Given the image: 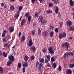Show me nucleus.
Returning <instances> with one entry per match:
<instances>
[{
    "label": "nucleus",
    "mask_w": 74,
    "mask_h": 74,
    "mask_svg": "<svg viewBox=\"0 0 74 74\" xmlns=\"http://www.w3.org/2000/svg\"><path fill=\"white\" fill-rule=\"evenodd\" d=\"M24 59L25 62H22L23 67H28V66H29V64H27V60L29 59V57L27 56H26L24 57Z\"/></svg>",
    "instance_id": "f257e3e1"
},
{
    "label": "nucleus",
    "mask_w": 74,
    "mask_h": 74,
    "mask_svg": "<svg viewBox=\"0 0 74 74\" xmlns=\"http://www.w3.org/2000/svg\"><path fill=\"white\" fill-rule=\"evenodd\" d=\"M65 47L66 48L65 49L66 51H67L69 49V44L67 42H65L63 43L62 44V47L63 48Z\"/></svg>",
    "instance_id": "f03ea898"
},
{
    "label": "nucleus",
    "mask_w": 74,
    "mask_h": 74,
    "mask_svg": "<svg viewBox=\"0 0 74 74\" xmlns=\"http://www.w3.org/2000/svg\"><path fill=\"white\" fill-rule=\"evenodd\" d=\"M74 56V53L72 52H66L64 54L63 57H64V59L66 58V56Z\"/></svg>",
    "instance_id": "7ed1b4c3"
},
{
    "label": "nucleus",
    "mask_w": 74,
    "mask_h": 74,
    "mask_svg": "<svg viewBox=\"0 0 74 74\" xmlns=\"http://www.w3.org/2000/svg\"><path fill=\"white\" fill-rule=\"evenodd\" d=\"M59 38L60 39H62L63 38H65L66 37V34L65 32H63V34L60 33L59 34Z\"/></svg>",
    "instance_id": "20e7f679"
},
{
    "label": "nucleus",
    "mask_w": 74,
    "mask_h": 74,
    "mask_svg": "<svg viewBox=\"0 0 74 74\" xmlns=\"http://www.w3.org/2000/svg\"><path fill=\"white\" fill-rule=\"evenodd\" d=\"M8 58L12 62H14L15 60L14 58V57L13 56V55H10V56H8Z\"/></svg>",
    "instance_id": "39448f33"
},
{
    "label": "nucleus",
    "mask_w": 74,
    "mask_h": 74,
    "mask_svg": "<svg viewBox=\"0 0 74 74\" xmlns=\"http://www.w3.org/2000/svg\"><path fill=\"white\" fill-rule=\"evenodd\" d=\"M48 50L49 52L50 53V54L52 55V54H53V53H54V51H53V50L52 47H49L48 48Z\"/></svg>",
    "instance_id": "423d86ee"
},
{
    "label": "nucleus",
    "mask_w": 74,
    "mask_h": 74,
    "mask_svg": "<svg viewBox=\"0 0 74 74\" xmlns=\"http://www.w3.org/2000/svg\"><path fill=\"white\" fill-rule=\"evenodd\" d=\"M43 18H44V17L42 15H40V16H39L38 21L39 22L42 23V20H43Z\"/></svg>",
    "instance_id": "0eeeda50"
},
{
    "label": "nucleus",
    "mask_w": 74,
    "mask_h": 74,
    "mask_svg": "<svg viewBox=\"0 0 74 74\" xmlns=\"http://www.w3.org/2000/svg\"><path fill=\"white\" fill-rule=\"evenodd\" d=\"M66 25L68 26H71L72 25V22L70 21H67Z\"/></svg>",
    "instance_id": "6e6552de"
},
{
    "label": "nucleus",
    "mask_w": 74,
    "mask_h": 74,
    "mask_svg": "<svg viewBox=\"0 0 74 74\" xmlns=\"http://www.w3.org/2000/svg\"><path fill=\"white\" fill-rule=\"evenodd\" d=\"M66 74H72V71L70 69H67L65 72Z\"/></svg>",
    "instance_id": "1a4fd4ad"
},
{
    "label": "nucleus",
    "mask_w": 74,
    "mask_h": 74,
    "mask_svg": "<svg viewBox=\"0 0 74 74\" xmlns=\"http://www.w3.org/2000/svg\"><path fill=\"white\" fill-rule=\"evenodd\" d=\"M25 40V36L23 35L21 38V42L22 43L23 42H24Z\"/></svg>",
    "instance_id": "9d476101"
},
{
    "label": "nucleus",
    "mask_w": 74,
    "mask_h": 74,
    "mask_svg": "<svg viewBox=\"0 0 74 74\" xmlns=\"http://www.w3.org/2000/svg\"><path fill=\"white\" fill-rule=\"evenodd\" d=\"M9 30L10 33H12L13 32L14 30V28L13 27H9Z\"/></svg>",
    "instance_id": "9b49d317"
},
{
    "label": "nucleus",
    "mask_w": 74,
    "mask_h": 74,
    "mask_svg": "<svg viewBox=\"0 0 74 74\" xmlns=\"http://www.w3.org/2000/svg\"><path fill=\"white\" fill-rule=\"evenodd\" d=\"M25 22H26V20H25V19H23L22 20L21 23V25L22 26H23L25 24Z\"/></svg>",
    "instance_id": "f8f14e48"
},
{
    "label": "nucleus",
    "mask_w": 74,
    "mask_h": 74,
    "mask_svg": "<svg viewBox=\"0 0 74 74\" xmlns=\"http://www.w3.org/2000/svg\"><path fill=\"white\" fill-rule=\"evenodd\" d=\"M30 50L31 51H33L34 52H35L36 51V47L33 46H32L31 47Z\"/></svg>",
    "instance_id": "ddd939ff"
},
{
    "label": "nucleus",
    "mask_w": 74,
    "mask_h": 74,
    "mask_svg": "<svg viewBox=\"0 0 74 74\" xmlns=\"http://www.w3.org/2000/svg\"><path fill=\"white\" fill-rule=\"evenodd\" d=\"M33 45V41H32V40L30 39L29 41L28 42V45L29 47L32 46Z\"/></svg>",
    "instance_id": "4468645a"
},
{
    "label": "nucleus",
    "mask_w": 74,
    "mask_h": 74,
    "mask_svg": "<svg viewBox=\"0 0 74 74\" xmlns=\"http://www.w3.org/2000/svg\"><path fill=\"white\" fill-rule=\"evenodd\" d=\"M74 1L72 0H70L69 3L70 4L71 7H73L74 5Z\"/></svg>",
    "instance_id": "2eb2a0df"
},
{
    "label": "nucleus",
    "mask_w": 74,
    "mask_h": 74,
    "mask_svg": "<svg viewBox=\"0 0 74 74\" xmlns=\"http://www.w3.org/2000/svg\"><path fill=\"white\" fill-rule=\"evenodd\" d=\"M69 30L70 31H74V26H71L69 28Z\"/></svg>",
    "instance_id": "dca6fc26"
},
{
    "label": "nucleus",
    "mask_w": 74,
    "mask_h": 74,
    "mask_svg": "<svg viewBox=\"0 0 74 74\" xmlns=\"http://www.w3.org/2000/svg\"><path fill=\"white\" fill-rule=\"evenodd\" d=\"M12 62H13V61H11L10 60H9L7 64V67H8V66H10V65H11V64Z\"/></svg>",
    "instance_id": "f3484780"
},
{
    "label": "nucleus",
    "mask_w": 74,
    "mask_h": 74,
    "mask_svg": "<svg viewBox=\"0 0 74 74\" xmlns=\"http://www.w3.org/2000/svg\"><path fill=\"white\" fill-rule=\"evenodd\" d=\"M47 21H46L45 19H44L42 21V24L43 25H45L47 24Z\"/></svg>",
    "instance_id": "a211bd4d"
},
{
    "label": "nucleus",
    "mask_w": 74,
    "mask_h": 74,
    "mask_svg": "<svg viewBox=\"0 0 74 74\" xmlns=\"http://www.w3.org/2000/svg\"><path fill=\"white\" fill-rule=\"evenodd\" d=\"M51 65L52 66V67H54V68H56V65L55 62L54 63L51 62Z\"/></svg>",
    "instance_id": "6ab92c4d"
},
{
    "label": "nucleus",
    "mask_w": 74,
    "mask_h": 74,
    "mask_svg": "<svg viewBox=\"0 0 74 74\" xmlns=\"http://www.w3.org/2000/svg\"><path fill=\"white\" fill-rule=\"evenodd\" d=\"M43 34L45 36H48V32L45 30H44Z\"/></svg>",
    "instance_id": "aec40b11"
},
{
    "label": "nucleus",
    "mask_w": 74,
    "mask_h": 74,
    "mask_svg": "<svg viewBox=\"0 0 74 74\" xmlns=\"http://www.w3.org/2000/svg\"><path fill=\"white\" fill-rule=\"evenodd\" d=\"M32 19V16H29L28 17V22H30Z\"/></svg>",
    "instance_id": "412c9836"
},
{
    "label": "nucleus",
    "mask_w": 74,
    "mask_h": 74,
    "mask_svg": "<svg viewBox=\"0 0 74 74\" xmlns=\"http://www.w3.org/2000/svg\"><path fill=\"white\" fill-rule=\"evenodd\" d=\"M3 56L5 58H6L7 56V54L5 51L3 52Z\"/></svg>",
    "instance_id": "4be33fe9"
},
{
    "label": "nucleus",
    "mask_w": 74,
    "mask_h": 74,
    "mask_svg": "<svg viewBox=\"0 0 74 74\" xmlns=\"http://www.w3.org/2000/svg\"><path fill=\"white\" fill-rule=\"evenodd\" d=\"M3 68L1 66H0V73L1 74H3Z\"/></svg>",
    "instance_id": "5701e85b"
},
{
    "label": "nucleus",
    "mask_w": 74,
    "mask_h": 74,
    "mask_svg": "<svg viewBox=\"0 0 74 74\" xmlns=\"http://www.w3.org/2000/svg\"><path fill=\"white\" fill-rule=\"evenodd\" d=\"M53 31H51L50 32L49 35L50 37H53Z\"/></svg>",
    "instance_id": "b1692460"
},
{
    "label": "nucleus",
    "mask_w": 74,
    "mask_h": 74,
    "mask_svg": "<svg viewBox=\"0 0 74 74\" xmlns=\"http://www.w3.org/2000/svg\"><path fill=\"white\" fill-rule=\"evenodd\" d=\"M46 12L47 14H51V13H52V11L51 10H48L46 11Z\"/></svg>",
    "instance_id": "393cba45"
},
{
    "label": "nucleus",
    "mask_w": 74,
    "mask_h": 74,
    "mask_svg": "<svg viewBox=\"0 0 74 74\" xmlns=\"http://www.w3.org/2000/svg\"><path fill=\"white\" fill-rule=\"evenodd\" d=\"M39 62L40 63H44V59L43 58H42L41 60H40Z\"/></svg>",
    "instance_id": "a878e982"
},
{
    "label": "nucleus",
    "mask_w": 74,
    "mask_h": 74,
    "mask_svg": "<svg viewBox=\"0 0 74 74\" xmlns=\"http://www.w3.org/2000/svg\"><path fill=\"white\" fill-rule=\"evenodd\" d=\"M38 33L39 36H40L41 35V29L39 28L38 30Z\"/></svg>",
    "instance_id": "bb28decb"
},
{
    "label": "nucleus",
    "mask_w": 74,
    "mask_h": 74,
    "mask_svg": "<svg viewBox=\"0 0 74 74\" xmlns=\"http://www.w3.org/2000/svg\"><path fill=\"white\" fill-rule=\"evenodd\" d=\"M59 0H55L54 2V3L55 4H58L59 3Z\"/></svg>",
    "instance_id": "cd10ccee"
},
{
    "label": "nucleus",
    "mask_w": 74,
    "mask_h": 74,
    "mask_svg": "<svg viewBox=\"0 0 74 74\" xmlns=\"http://www.w3.org/2000/svg\"><path fill=\"white\" fill-rule=\"evenodd\" d=\"M19 16V14H16L15 15V18L17 19H18Z\"/></svg>",
    "instance_id": "c85d7f7f"
},
{
    "label": "nucleus",
    "mask_w": 74,
    "mask_h": 74,
    "mask_svg": "<svg viewBox=\"0 0 74 74\" xmlns=\"http://www.w3.org/2000/svg\"><path fill=\"white\" fill-rule=\"evenodd\" d=\"M46 57H47V59L49 60H50V59L51 58V56L49 55H47L46 56Z\"/></svg>",
    "instance_id": "c756f323"
},
{
    "label": "nucleus",
    "mask_w": 74,
    "mask_h": 74,
    "mask_svg": "<svg viewBox=\"0 0 74 74\" xmlns=\"http://www.w3.org/2000/svg\"><path fill=\"white\" fill-rule=\"evenodd\" d=\"M35 16L36 18H38V13L35 12Z\"/></svg>",
    "instance_id": "7c9ffc66"
},
{
    "label": "nucleus",
    "mask_w": 74,
    "mask_h": 74,
    "mask_svg": "<svg viewBox=\"0 0 74 74\" xmlns=\"http://www.w3.org/2000/svg\"><path fill=\"white\" fill-rule=\"evenodd\" d=\"M10 9L11 10H14L15 8L13 5H12L10 6Z\"/></svg>",
    "instance_id": "2f4dec72"
},
{
    "label": "nucleus",
    "mask_w": 74,
    "mask_h": 74,
    "mask_svg": "<svg viewBox=\"0 0 74 74\" xmlns=\"http://www.w3.org/2000/svg\"><path fill=\"white\" fill-rule=\"evenodd\" d=\"M58 69L59 71H62V67H61V66L60 65L59 66Z\"/></svg>",
    "instance_id": "473e14b6"
},
{
    "label": "nucleus",
    "mask_w": 74,
    "mask_h": 74,
    "mask_svg": "<svg viewBox=\"0 0 74 74\" xmlns=\"http://www.w3.org/2000/svg\"><path fill=\"white\" fill-rule=\"evenodd\" d=\"M54 61H55V58H54V57H53L51 58V62H54Z\"/></svg>",
    "instance_id": "72a5a7b5"
},
{
    "label": "nucleus",
    "mask_w": 74,
    "mask_h": 74,
    "mask_svg": "<svg viewBox=\"0 0 74 74\" xmlns=\"http://www.w3.org/2000/svg\"><path fill=\"white\" fill-rule=\"evenodd\" d=\"M18 67L20 69L21 67V64L20 63H18Z\"/></svg>",
    "instance_id": "f704fd0d"
},
{
    "label": "nucleus",
    "mask_w": 74,
    "mask_h": 74,
    "mask_svg": "<svg viewBox=\"0 0 74 74\" xmlns=\"http://www.w3.org/2000/svg\"><path fill=\"white\" fill-rule=\"evenodd\" d=\"M29 14V13H27L26 14H25V16L26 18H28Z\"/></svg>",
    "instance_id": "c9c22d12"
},
{
    "label": "nucleus",
    "mask_w": 74,
    "mask_h": 74,
    "mask_svg": "<svg viewBox=\"0 0 74 74\" xmlns=\"http://www.w3.org/2000/svg\"><path fill=\"white\" fill-rule=\"evenodd\" d=\"M10 38H11V36L10 35H8L7 36V40H9Z\"/></svg>",
    "instance_id": "e433bc0d"
},
{
    "label": "nucleus",
    "mask_w": 74,
    "mask_h": 74,
    "mask_svg": "<svg viewBox=\"0 0 74 74\" xmlns=\"http://www.w3.org/2000/svg\"><path fill=\"white\" fill-rule=\"evenodd\" d=\"M39 1H40V3H44L45 1V0H38Z\"/></svg>",
    "instance_id": "4c0bfd02"
},
{
    "label": "nucleus",
    "mask_w": 74,
    "mask_h": 74,
    "mask_svg": "<svg viewBox=\"0 0 74 74\" xmlns=\"http://www.w3.org/2000/svg\"><path fill=\"white\" fill-rule=\"evenodd\" d=\"M31 61H32L34 60V57L33 56H32L31 57Z\"/></svg>",
    "instance_id": "58836bf2"
},
{
    "label": "nucleus",
    "mask_w": 74,
    "mask_h": 74,
    "mask_svg": "<svg viewBox=\"0 0 74 74\" xmlns=\"http://www.w3.org/2000/svg\"><path fill=\"white\" fill-rule=\"evenodd\" d=\"M49 5L50 7H52L53 6V4H52V3H49Z\"/></svg>",
    "instance_id": "ea45409f"
},
{
    "label": "nucleus",
    "mask_w": 74,
    "mask_h": 74,
    "mask_svg": "<svg viewBox=\"0 0 74 74\" xmlns=\"http://www.w3.org/2000/svg\"><path fill=\"white\" fill-rule=\"evenodd\" d=\"M54 31L55 32H56V33H57L58 32V31H59V30H58V29L56 28L55 29Z\"/></svg>",
    "instance_id": "a19ab883"
},
{
    "label": "nucleus",
    "mask_w": 74,
    "mask_h": 74,
    "mask_svg": "<svg viewBox=\"0 0 74 74\" xmlns=\"http://www.w3.org/2000/svg\"><path fill=\"white\" fill-rule=\"evenodd\" d=\"M3 42H7V39H6V38H4L3 39Z\"/></svg>",
    "instance_id": "79ce46f5"
},
{
    "label": "nucleus",
    "mask_w": 74,
    "mask_h": 74,
    "mask_svg": "<svg viewBox=\"0 0 74 74\" xmlns=\"http://www.w3.org/2000/svg\"><path fill=\"white\" fill-rule=\"evenodd\" d=\"M42 66V64L40 63L39 64V67L40 68H41Z\"/></svg>",
    "instance_id": "37998d69"
},
{
    "label": "nucleus",
    "mask_w": 74,
    "mask_h": 74,
    "mask_svg": "<svg viewBox=\"0 0 74 74\" xmlns=\"http://www.w3.org/2000/svg\"><path fill=\"white\" fill-rule=\"evenodd\" d=\"M39 63H40L38 61H37V62L36 63V67H37V66L38 65V64H39Z\"/></svg>",
    "instance_id": "c03bdc74"
},
{
    "label": "nucleus",
    "mask_w": 74,
    "mask_h": 74,
    "mask_svg": "<svg viewBox=\"0 0 74 74\" xmlns=\"http://www.w3.org/2000/svg\"><path fill=\"white\" fill-rule=\"evenodd\" d=\"M49 62V61L47 60L46 58L45 59V63L46 64H47V63H48Z\"/></svg>",
    "instance_id": "a18cd8bd"
},
{
    "label": "nucleus",
    "mask_w": 74,
    "mask_h": 74,
    "mask_svg": "<svg viewBox=\"0 0 74 74\" xmlns=\"http://www.w3.org/2000/svg\"><path fill=\"white\" fill-rule=\"evenodd\" d=\"M58 16L60 19V18H61V15L60 14V12L58 13Z\"/></svg>",
    "instance_id": "49530a36"
},
{
    "label": "nucleus",
    "mask_w": 74,
    "mask_h": 74,
    "mask_svg": "<svg viewBox=\"0 0 74 74\" xmlns=\"http://www.w3.org/2000/svg\"><path fill=\"white\" fill-rule=\"evenodd\" d=\"M50 29H52H52H53L54 28V27H53V26L51 24L50 25Z\"/></svg>",
    "instance_id": "de8ad7c7"
},
{
    "label": "nucleus",
    "mask_w": 74,
    "mask_h": 74,
    "mask_svg": "<svg viewBox=\"0 0 74 74\" xmlns=\"http://www.w3.org/2000/svg\"><path fill=\"white\" fill-rule=\"evenodd\" d=\"M59 12V10H56L55 11V12H56V14H58V12Z\"/></svg>",
    "instance_id": "09e8293b"
},
{
    "label": "nucleus",
    "mask_w": 74,
    "mask_h": 74,
    "mask_svg": "<svg viewBox=\"0 0 74 74\" xmlns=\"http://www.w3.org/2000/svg\"><path fill=\"white\" fill-rule=\"evenodd\" d=\"M23 8V6H20L19 7V10H22Z\"/></svg>",
    "instance_id": "8fccbe9b"
},
{
    "label": "nucleus",
    "mask_w": 74,
    "mask_h": 74,
    "mask_svg": "<svg viewBox=\"0 0 74 74\" xmlns=\"http://www.w3.org/2000/svg\"><path fill=\"white\" fill-rule=\"evenodd\" d=\"M42 50V51H43V52L44 53H45V52H46V50H45V49H43Z\"/></svg>",
    "instance_id": "3c124183"
},
{
    "label": "nucleus",
    "mask_w": 74,
    "mask_h": 74,
    "mask_svg": "<svg viewBox=\"0 0 74 74\" xmlns=\"http://www.w3.org/2000/svg\"><path fill=\"white\" fill-rule=\"evenodd\" d=\"M23 73H25V68H23L22 69Z\"/></svg>",
    "instance_id": "603ef678"
},
{
    "label": "nucleus",
    "mask_w": 74,
    "mask_h": 74,
    "mask_svg": "<svg viewBox=\"0 0 74 74\" xmlns=\"http://www.w3.org/2000/svg\"><path fill=\"white\" fill-rule=\"evenodd\" d=\"M21 34L22 33H21V32H19L18 33V37H20L21 36Z\"/></svg>",
    "instance_id": "864d4df0"
},
{
    "label": "nucleus",
    "mask_w": 74,
    "mask_h": 74,
    "mask_svg": "<svg viewBox=\"0 0 74 74\" xmlns=\"http://www.w3.org/2000/svg\"><path fill=\"white\" fill-rule=\"evenodd\" d=\"M50 66H51V64L49 63H48L47 64V67H49Z\"/></svg>",
    "instance_id": "5fc2aeb1"
},
{
    "label": "nucleus",
    "mask_w": 74,
    "mask_h": 74,
    "mask_svg": "<svg viewBox=\"0 0 74 74\" xmlns=\"http://www.w3.org/2000/svg\"><path fill=\"white\" fill-rule=\"evenodd\" d=\"M7 32V30H4L3 31V33H4L5 34V33H6Z\"/></svg>",
    "instance_id": "6e6d98bb"
},
{
    "label": "nucleus",
    "mask_w": 74,
    "mask_h": 74,
    "mask_svg": "<svg viewBox=\"0 0 74 74\" xmlns=\"http://www.w3.org/2000/svg\"><path fill=\"white\" fill-rule=\"evenodd\" d=\"M36 1H37V0H35ZM31 1L32 3H34L35 2V0H32Z\"/></svg>",
    "instance_id": "4d7b16f0"
},
{
    "label": "nucleus",
    "mask_w": 74,
    "mask_h": 74,
    "mask_svg": "<svg viewBox=\"0 0 74 74\" xmlns=\"http://www.w3.org/2000/svg\"><path fill=\"white\" fill-rule=\"evenodd\" d=\"M32 36H33V35H34V34H35V32H34V31L33 30L32 32Z\"/></svg>",
    "instance_id": "13d9d810"
},
{
    "label": "nucleus",
    "mask_w": 74,
    "mask_h": 74,
    "mask_svg": "<svg viewBox=\"0 0 74 74\" xmlns=\"http://www.w3.org/2000/svg\"><path fill=\"white\" fill-rule=\"evenodd\" d=\"M3 52L1 51H0V56H1L2 55Z\"/></svg>",
    "instance_id": "bf43d9fd"
},
{
    "label": "nucleus",
    "mask_w": 74,
    "mask_h": 74,
    "mask_svg": "<svg viewBox=\"0 0 74 74\" xmlns=\"http://www.w3.org/2000/svg\"><path fill=\"white\" fill-rule=\"evenodd\" d=\"M21 10H19L18 12V13L17 14H19V13H20L21 12Z\"/></svg>",
    "instance_id": "052dcab7"
},
{
    "label": "nucleus",
    "mask_w": 74,
    "mask_h": 74,
    "mask_svg": "<svg viewBox=\"0 0 74 74\" xmlns=\"http://www.w3.org/2000/svg\"><path fill=\"white\" fill-rule=\"evenodd\" d=\"M5 36V34L3 33L2 34V37H4Z\"/></svg>",
    "instance_id": "680f3d73"
},
{
    "label": "nucleus",
    "mask_w": 74,
    "mask_h": 74,
    "mask_svg": "<svg viewBox=\"0 0 74 74\" xmlns=\"http://www.w3.org/2000/svg\"><path fill=\"white\" fill-rule=\"evenodd\" d=\"M41 71V68H38V71Z\"/></svg>",
    "instance_id": "e2e57ef3"
},
{
    "label": "nucleus",
    "mask_w": 74,
    "mask_h": 74,
    "mask_svg": "<svg viewBox=\"0 0 74 74\" xmlns=\"http://www.w3.org/2000/svg\"><path fill=\"white\" fill-rule=\"evenodd\" d=\"M33 27H34V26L36 25V23H33Z\"/></svg>",
    "instance_id": "0e129e2a"
},
{
    "label": "nucleus",
    "mask_w": 74,
    "mask_h": 74,
    "mask_svg": "<svg viewBox=\"0 0 74 74\" xmlns=\"http://www.w3.org/2000/svg\"><path fill=\"white\" fill-rule=\"evenodd\" d=\"M37 11L39 13H40V12H41V10H37Z\"/></svg>",
    "instance_id": "69168bd1"
},
{
    "label": "nucleus",
    "mask_w": 74,
    "mask_h": 74,
    "mask_svg": "<svg viewBox=\"0 0 74 74\" xmlns=\"http://www.w3.org/2000/svg\"><path fill=\"white\" fill-rule=\"evenodd\" d=\"M62 25H63V23H60V27H62Z\"/></svg>",
    "instance_id": "338daca9"
},
{
    "label": "nucleus",
    "mask_w": 74,
    "mask_h": 74,
    "mask_svg": "<svg viewBox=\"0 0 74 74\" xmlns=\"http://www.w3.org/2000/svg\"><path fill=\"white\" fill-rule=\"evenodd\" d=\"M4 5V3H1V5L2 7H3Z\"/></svg>",
    "instance_id": "774afa93"
}]
</instances>
